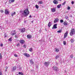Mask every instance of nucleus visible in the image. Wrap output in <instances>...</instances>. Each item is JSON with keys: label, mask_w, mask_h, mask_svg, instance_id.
Here are the masks:
<instances>
[{"label": "nucleus", "mask_w": 75, "mask_h": 75, "mask_svg": "<svg viewBox=\"0 0 75 75\" xmlns=\"http://www.w3.org/2000/svg\"><path fill=\"white\" fill-rule=\"evenodd\" d=\"M23 13L25 14V16L26 17V16L28 15V14L30 13V12L28 11V9L27 8L24 11Z\"/></svg>", "instance_id": "nucleus-1"}, {"label": "nucleus", "mask_w": 75, "mask_h": 75, "mask_svg": "<svg viewBox=\"0 0 75 75\" xmlns=\"http://www.w3.org/2000/svg\"><path fill=\"white\" fill-rule=\"evenodd\" d=\"M75 30L74 29L72 28L71 29V32H70V34L71 36H72L74 34H75Z\"/></svg>", "instance_id": "nucleus-2"}, {"label": "nucleus", "mask_w": 75, "mask_h": 75, "mask_svg": "<svg viewBox=\"0 0 75 75\" xmlns=\"http://www.w3.org/2000/svg\"><path fill=\"white\" fill-rule=\"evenodd\" d=\"M53 70L54 71H58L59 70V69L58 67L54 66L52 67Z\"/></svg>", "instance_id": "nucleus-3"}, {"label": "nucleus", "mask_w": 75, "mask_h": 75, "mask_svg": "<svg viewBox=\"0 0 75 75\" xmlns=\"http://www.w3.org/2000/svg\"><path fill=\"white\" fill-rule=\"evenodd\" d=\"M23 55L26 57H30V54L27 53H24L23 54Z\"/></svg>", "instance_id": "nucleus-4"}, {"label": "nucleus", "mask_w": 75, "mask_h": 75, "mask_svg": "<svg viewBox=\"0 0 75 75\" xmlns=\"http://www.w3.org/2000/svg\"><path fill=\"white\" fill-rule=\"evenodd\" d=\"M19 42L21 44H23L25 42V41L23 40H19Z\"/></svg>", "instance_id": "nucleus-5"}, {"label": "nucleus", "mask_w": 75, "mask_h": 75, "mask_svg": "<svg viewBox=\"0 0 75 75\" xmlns=\"http://www.w3.org/2000/svg\"><path fill=\"white\" fill-rule=\"evenodd\" d=\"M5 14H8L10 13V12H9L7 9H5Z\"/></svg>", "instance_id": "nucleus-6"}, {"label": "nucleus", "mask_w": 75, "mask_h": 75, "mask_svg": "<svg viewBox=\"0 0 75 75\" xmlns=\"http://www.w3.org/2000/svg\"><path fill=\"white\" fill-rule=\"evenodd\" d=\"M59 21V19L57 18H56L54 21V23H58Z\"/></svg>", "instance_id": "nucleus-7"}, {"label": "nucleus", "mask_w": 75, "mask_h": 75, "mask_svg": "<svg viewBox=\"0 0 75 75\" xmlns=\"http://www.w3.org/2000/svg\"><path fill=\"white\" fill-rule=\"evenodd\" d=\"M57 24H54L53 25V27L52 28V29H54V28H57Z\"/></svg>", "instance_id": "nucleus-8"}, {"label": "nucleus", "mask_w": 75, "mask_h": 75, "mask_svg": "<svg viewBox=\"0 0 75 75\" xmlns=\"http://www.w3.org/2000/svg\"><path fill=\"white\" fill-rule=\"evenodd\" d=\"M25 28H22L21 29V33H24V32H25Z\"/></svg>", "instance_id": "nucleus-9"}, {"label": "nucleus", "mask_w": 75, "mask_h": 75, "mask_svg": "<svg viewBox=\"0 0 75 75\" xmlns=\"http://www.w3.org/2000/svg\"><path fill=\"white\" fill-rule=\"evenodd\" d=\"M53 3L54 4H57L58 3V1H57V0H54L53 1Z\"/></svg>", "instance_id": "nucleus-10"}, {"label": "nucleus", "mask_w": 75, "mask_h": 75, "mask_svg": "<svg viewBox=\"0 0 75 75\" xmlns=\"http://www.w3.org/2000/svg\"><path fill=\"white\" fill-rule=\"evenodd\" d=\"M68 31H67L65 33L64 35V38H65L67 36V35H68Z\"/></svg>", "instance_id": "nucleus-11"}, {"label": "nucleus", "mask_w": 75, "mask_h": 75, "mask_svg": "<svg viewBox=\"0 0 75 75\" xmlns=\"http://www.w3.org/2000/svg\"><path fill=\"white\" fill-rule=\"evenodd\" d=\"M27 37L28 38H31V37H32V36L31 35H27Z\"/></svg>", "instance_id": "nucleus-12"}, {"label": "nucleus", "mask_w": 75, "mask_h": 75, "mask_svg": "<svg viewBox=\"0 0 75 75\" xmlns=\"http://www.w3.org/2000/svg\"><path fill=\"white\" fill-rule=\"evenodd\" d=\"M50 64V63L49 62H45V66H48Z\"/></svg>", "instance_id": "nucleus-13"}, {"label": "nucleus", "mask_w": 75, "mask_h": 75, "mask_svg": "<svg viewBox=\"0 0 75 75\" xmlns=\"http://www.w3.org/2000/svg\"><path fill=\"white\" fill-rule=\"evenodd\" d=\"M51 10L52 12L54 13V12L56 10V8H51Z\"/></svg>", "instance_id": "nucleus-14"}, {"label": "nucleus", "mask_w": 75, "mask_h": 75, "mask_svg": "<svg viewBox=\"0 0 75 75\" xmlns=\"http://www.w3.org/2000/svg\"><path fill=\"white\" fill-rule=\"evenodd\" d=\"M15 1V0H9V3L10 4L11 3H13Z\"/></svg>", "instance_id": "nucleus-15"}, {"label": "nucleus", "mask_w": 75, "mask_h": 75, "mask_svg": "<svg viewBox=\"0 0 75 75\" xmlns=\"http://www.w3.org/2000/svg\"><path fill=\"white\" fill-rule=\"evenodd\" d=\"M70 41L71 42V43H73L74 42V38H71L70 40Z\"/></svg>", "instance_id": "nucleus-16"}, {"label": "nucleus", "mask_w": 75, "mask_h": 75, "mask_svg": "<svg viewBox=\"0 0 75 75\" xmlns=\"http://www.w3.org/2000/svg\"><path fill=\"white\" fill-rule=\"evenodd\" d=\"M61 4H60L57 6V7L58 8H61Z\"/></svg>", "instance_id": "nucleus-17"}, {"label": "nucleus", "mask_w": 75, "mask_h": 75, "mask_svg": "<svg viewBox=\"0 0 75 75\" xmlns=\"http://www.w3.org/2000/svg\"><path fill=\"white\" fill-rule=\"evenodd\" d=\"M52 24L51 23V22H49L48 25V27H51V25Z\"/></svg>", "instance_id": "nucleus-18"}, {"label": "nucleus", "mask_w": 75, "mask_h": 75, "mask_svg": "<svg viewBox=\"0 0 75 75\" xmlns=\"http://www.w3.org/2000/svg\"><path fill=\"white\" fill-rule=\"evenodd\" d=\"M30 62L31 64H34V63L32 59H30Z\"/></svg>", "instance_id": "nucleus-19"}, {"label": "nucleus", "mask_w": 75, "mask_h": 75, "mask_svg": "<svg viewBox=\"0 0 75 75\" xmlns=\"http://www.w3.org/2000/svg\"><path fill=\"white\" fill-rule=\"evenodd\" d=\"M55 50V51L56 52H58L59 51V49H57V48H56Z\"/></svg>", "instance_id": "nucleus-20"}, {"label": "nucleus", "mask_w": 75, "mask_h": 75, "mask_svg": "<svg viewBox=\"0 0 75 75\" xmlns=\"http://www.w3.org/2000/svg\"><path fill=\"white\" fill-rule=\"evenodd\" d=\"M14 15H16V12H14L13 13H12L11 14V16L12 17L14 16Z\"/></svg>", "instance_id": "nucleus-21"}, {"label": "nucleus", "mask_w": 75, "mask_h": 75, "mask_svg": "<svg viewBox=\"0 0 75 75\" xmlns=\"http://www.w3.org/2000/svg\"><path fill=\"white\" fill-rule=\"evenodd\" d=\"M63 24L64 25H67V22L66 21L64 22Z\"/></svg>", "instance_id": "nucleus-22"}, {"label": "nucleus", "mask_w": 75, "mask_h": 75, "mask_svg": "<svg viewBox=\"0 0 75 75\" xmlns=\"http://www.w3.org/2000/svg\"><path fill=\"white\" fill-rule=\"evenodd\" d=\"M18 74L19 75H24V74H23V72H19L18 73Z\"/></svg>", "instance_id": "nucleus-23"}, {"label": "nucleus", "mask_w": 75, "mask_h": 75, "mask_svg": "<svg viewBox=\"0 0 75 75\" xmlns=\"http://www.w3.org/2000/svg\"><path fill=\"white\" fill-rule=\"evenodd\" d=\"M59 57V55H58L56 56V57H55V58L56 59H58V58Z\"/></svg>", "instance_id": "nucleus-24"}, {"label": "nucleus", "mask_w": 75, "mask_h": 75, "mask_svg": "<svg viewBox=\"0 0 75 75\" xmlns=\"http://www.w3.org/2000/svg\"><path fill=\"white\" fill-rule=\"evenodd\" d=\"M29 51H30V52H32L33 51V49L31 48L30 49H29Z\"/></svg>", "instance_id": "nucleus-25"}, {"label": "nucleus", "mask_w": 75, "mask_h": 75, "mask_svg": "<svg viewBox=\"0 0 75 75\" xmlns=\"http://www.w3.org/2000/svg\"><path fill=\"white\" fill-rule=\"evenodd\" d=\"M16 67H13V70H14V71H15V70H16Z\"/></svg>", "instance_id": "nucleus-26"}, {"label": "nucleus", "mask_w": 75, "mask_h": 75, "mask_svg": "<svg viewBox=\"0 0 75 75\" xmlns=\"http://www.w3.org/2000/svg\"><path fill=\"white\" fill-rule=\"evenodd\" d=\"M68 18V16H66L65 17V18H66V19H67V20H69V18Z\"/></svg>", "instance_id": "nucleus-27"}, {"label": "nucleus", "mask_w": 75, "mask_h": 75, "mask_svg": "<svg viewBox=\"0 0 75 75\" xmlns=\"http://www.w3.org/2000/svg\"><path fill=\"white\" fill-rule=\"evenodd\" d=\"M40 4H42V1H39L38 2Z\"/></svg>", "instance_id": "nucleus-28"}, {"label": "nucleus", "mask_w": 75, "mask_h": 75, "mask_svg": "<svg viewBox=\"0 0 75 75\" xmlns=\"http://www.w3.org/2000/svg\"><path fill=\"white\" fill-rule=\"evenodd\" d=\"M74 57V55L73 54H71L70 56V57L71 58H73V57Z\"/></svg>", "instance_id": "nucleus-29"}, {"label": "nucleus", "mask_w": 75, "mask_h": 75, "mask_svg": "<svg viewBox=\"0 0 75 75\" xmlns=\"http://www.w3.org/2000/svg\"><path fill=\"white\" fill-rule=\"evenodd\" d=\"M15 38H18V35H15Z\"/></svg>", "instance_id": "nucleus-30"}, {"label": "nucleus", "mask_w": 75, "mask_h": 75, "mask_svg": "<svg viewBox=\"0 0 75 75\" xmlns=\"http://www.w3.org/2000/svg\"><path fill=\"white\" fill-rule=\"evenodd\" d=\"M16 34V33L14 32L12 34H11L12 35H15Z\"/></svg>", "instance_id": "nucleus-31"}, {"label": "nucleus", "mask_w": 75, "mask_h": 75, "mask_svg": "<svg viewBox=\"0 0 75 75\" xmlns=\"http://www.w3.org/2000/svg\"><path fill=\"white\" fill-rule=\"evenodd\" d=\"M62 31V30H59L57 31V32L58 33H61Z\"/></svg>", "instance_id": "nucleus-32"}, {"label": "nucleus", "mask_w": 75, "mask_h": 75, "mask_svg": "<svg viewBox=\"0 0 75 75\" xmlns=\"http://www.w3.org/2000/svg\"><path fill=\"white\" fill-rule=\"evenodd\" d=\"M11 38V37L9 39H8V41H11L12 40H11V38Z\"/></svg>", "instance_id": "nucleus-33"}, {"label": "nucleus", "mask_w": 75, "mask_h": 75, "mask_svg": "<svg viewBox=\"0 0 75 75\" xmlns=\"http://www.w3.org/2000/svg\"><path fill=\"white\" fill-rule=\"evenodd\" d=\"M63 42L64 45H66V42L65 41H63Z\"/></svg>", "instance_id": "nucleus-34"}, {"label": "nucleus", "mask_w": 75, "mask_h": 75, "mask_svg": "<svg viewBox=\"0 0 75 75\" xmlns=\"http://www.w3.org/2000/svg\"><path fill=\"white\" fill-rule=\"evenodd\" d=\"M65 3H66V1H64V2L63 4H62V5L63 6H64L65 4Z\"/></svg>", "instance_id": "nucleus-35"}, {"label": "nucleus", "mask_w": 75, "mask_h": 75, "mask_svg": "<svg viewBox=\"0 0 75 75\" xmlns=\"http://www.w3.org/2000/svg\"><path fill=\"white\" fill-rule=\"evenodd\" d=\"M2 58V55H1V54L0 53V59Z\"/></svg>", "instance_id": "nucleus-36"}, {"label": "nucleus", "mask_w": 75, "mask_h": 75, "mask_svg": "<svg viewBox=\"0 0 75 75\" xmlns=\"http://www.w3.org/2000/svg\"><path fill=\"white\" fill-rule=\"evenodd\" d=\"M60 22L61 23H63V22H64V21L62 20V19H61L60 20Z\"/></svg>", "instance_id": "nucleus-37"}, {"label": "nucleus", "mask_w": 75, "mask_h": 75, "mask_svg": "<svg viewBox=\"0 0 75 75\" xmlns=\"http://www.w3.org/2000/svg\"><path fill=\"white\" fill-rule=\"evenodd\" d=\"M36 8H38V6L37 5H36Z\"/></svg>", "instance_id": "nucleus-38"}, {"label": "nucleus", "mask_w": 75, "mask_h": 75, "mask_svg": "<svg viewBox=\"0 0 75 75\" xmlns=\"http://www.w3.org/2000/svg\"><path fill=\"white\" fill-rule=\"evenodd\" d=\"M20 44L19 43H18L17 45V47H18V46H20Z\"/></svg>", "instance_id": "nucleus-39"}, {"label": "nucleus", "mask_w": 75, "mask_h": 75, "mask_svg": "<svg viewBox=\"0 0 75 75\" xmlns=\"http://www.w3.org/2000/svg\"><path fill=\"white\" fill-rule=\"evenodd\" d=\"M23 47H24V48H25L26 47V45H23Z\"/></svg>", "instance_id": "nucleus-40"}, {"label": "nucleus", "mask_w": 75, "mask_h": 75, "mask_svg": "<svg viewBox=\"0 0 75 75\" xmlns=\"http://www.w3.org/2000/svg\"><path fill=\"white\" fill-rule=\"evenodd\" d=\"M71 4H74V1H72L71 2Z\"/></svg>", "instance_id": "nucleus-41"}, {"label": "nucleus", "mask_w": 75, "mask_h": 75, "mask_svg": "<svg viewBox=\"0 0 75 75\" xmlns=\"http://www.w3.org/2000/svg\"><path fill=\"white\" fill-rule=\"evenodd\" d=\"M1 12L2 13H3V10H0Z\"/></svg>", "instance_id": "nucleus-42"}, {"label": "nucleus", "mask_w": 75, "mask_h": 75, "mask_svg": "<svg viewBox=\"0 0 75 75\" xmlns=\"http://www.w3.org/2000/svg\"><path fill=\"white\" fill-rule=\"evenodd\" d=\"M3 44H1L0 45V46L1 47H3Z\"/></svg>", "instance_id": "nucleus-43"}, {"label": "nucleus", "mask_w": 75, "mask_h": 75, "mask_svg": "<svg viewBox=\"0 0 75 75\" xmlns=\"http://www.w3.org/2000/svg\"><path fill=\"white\" fill-rule=\"evenodd\" d=\"M14 56L16 57H17V55L16 54H14Z\"/></svg>", "instance_id": "nucleus-44"}, {"label": "nucleus", "mask_w": 75, "mask_h": 75, "mask_svg": "<svg viewBox=\"0 0 75 75\" xmlns=\"http://www.w3.org/2000/svg\"><path fill=\"white\" fill-rule=\"evenodd\" d=\"M68 10H70V7H68Z\"/></svg>", "instance_id": "nucleus-45"}, {"label": "nucleus", "mask_w": 75, "mask_h": 75, "mask_svg": "<svg viewBox=\"0 0 75 75\" xmlns=\"http://www.w3.org/2000/svg\"><path fill=\"white\" fill-rule=\"evenodd\" d=\"M6 69H8V67L7 66H6Z\"/></svg>", "instance_id": "nucleus-46"}, {"label": "nucleus", "mask_w": 75, "mask_h": 75, "mask_svg": "<svg viewBox=\"0 0 75 75\" xmlns=\"http://www.w3.org/2000/svg\"><path fill=\"white\" fill-rule=\"evenodd\" d=\"M0 75H2V73L1 72H0Z\"/></svg>", "instance_id": "nucleus-47"}, {"label": "nucleus", "mask_w": 75, "mask_h": 75, "mask_svg": "<svg viewBox=\"0 0 75 75\" xmlns=\"http://www.w3.org/2000/svg\"><path fill=\"white\" fill-rule=\"evenodd\" d=\"M24 23H26V21H24Z\"/></svg>", "instance_id": "nucleus-48"}, {"label": "nucleus", "mask_w": 75, "mask_h": 75, "mask_svg": "<svg viewBox=\"0 0 75 75\" xmlns=\"http://www.w3.org/2000/svg\"><path fill=\"white\" fill-rule=\"evenodd\" d=\"M7 69H6L5 70V72H6V71H7Z\"/></svg>", "instance_id": "nucleus-49"}, {"label": "nucleus", "mask_w": 75, "mask_h": 75, "mask_svg": "<svg viewBox=\"0 0 75 75\" xmlns=\"http://www.w3.org/2000/svg\"><path fill=\"white\" fill-rule=\"evenodd\" d=\"M7 37V36H6V34H5V37Z\"/></svg>", "instance_id": "nucleus-50"}, {"label": "nucleus", "mask_w": 75, "mask_h": 75, "mask_svg": "<svg viewBox=\"0 0 75 75\" xmlns=\"http://www.w3.org/2000/svg\"><path fill=\"white\" fill-rule=\"evenodd\" d=\"M29 17H30H30H31V15L30 16H29Z\"/></svg>", "instance_id": "nucleus-51"}, {"label": "nucleus", "mask_w": 75, "mask_h": 75, "mask_svg": "<svg viewBox=\"0 0 75 75\" xmlns=\"http://www.w3.org/2000/svg\"><path fill=\"white\" fill-rule=\"evenodd\" d=\"M65 72H66V73H67V71H65Z\"/></svg>", "instance_id": "nucleus-52"}, {"label": "nucleus", "mask_w": 75, "mask_h": 75, "mask_svg": "<svg viewBox=\"0 0 75 75\" xmlns=\"http://www.w3.org/2000/svg\"><path fill=\"white\" fill-rule=\"evenodd\" d=\"M59 1H61L62 0H58Z\"/></svg>", "instance_id": "nucleus-53"}, {"label": "nucleus", "mask_w": 75, "mask_h": 75, "mask_svg": "<svg viewBox=\"0 0 75 75\" xmlns=\"http://www.w3.org/2000/svg\"><path fill=\"white\" fill-rule=\"evenodd\" d=\"M16 32V31L15 30H14L13 31V32Z\"/></svg>", "instance_id": "nucleus-54"}, {"label": "nucleus", "mask_w": 75, "mask_h": 75, "mask_svg": "<svg viewBox=\"0 0 75 75\" xmlns=\"http://www.w3.org/2000/svg\"><path fill=\"white\" fill-rule=\"evenodd\" d=\"M36 68H38V66L37 67H36Z\"/></svg>", "instance_id": "nucleus-55"}, {"label": "nucleus", "mask_w": 75, "mask_h": 75, "mask_svg": "<svg viewBox=\"0 0 75 75\" xmlns=\"http://www.w3.org/2000/svg\"><path fill=\"white\" fill-rule=\"evenodd\" d=\"M33 22V21H32V23Z\"/></svg>", "instance_id": "nucleus-56"}, {"label": "nucleus", "mask_w": 75, "mask_h": 75, "mask_svg": "<svg viewBox=\"0 0 75 75\" xmlns=\"http://www.w3.org/2000/svg\"><path fill=\"white\" fill-rule=\"evenodd\" d=\"M39 41H40V40H39Z\"/></svg>", "instance_id": "nucleus-57"}]
</instances>
